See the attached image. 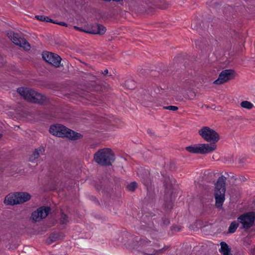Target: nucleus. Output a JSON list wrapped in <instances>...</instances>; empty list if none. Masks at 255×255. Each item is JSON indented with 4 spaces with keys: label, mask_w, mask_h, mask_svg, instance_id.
Masks as SVG:
<instances>
[{
    "label": "nucleus",
    "mask_w": 255,
    "mask_h": 255,
    "mask_svg": "<svg viewBox=\"0 0 255 255\" xmlns=\"http://www.w3.org/2000/svg\"><path fill=\"white\" fill-rule=\"evenodd\" d=\"M17 92L28 102L39 105H46L49 102L48 98L32 89L27 87H19Z\"/></svg>",
    "instance_id": "f257e3e1"
},
{
    "label": "nucleus",
    "mask_w": 255,
    "mask_h": 255,
    "mask_svg": "<svg viewBox=\"0 0 255 255\" xmlns=\"http://www.w3.org/2000/svg\"><path fill=\"white\" fill-rule=\"evenodd\" d=\"M49 131L50 133L60 137H67L75 140L80 139L82 135L61 124H55L50 127Z\"/></svg>",
    "instance_id": "f03ea898"
},
{
    "label": "nucleus",
    "mask_w": 255,
    "mask_h": 255,
    "mask_svg": "<svg viewBox=\"0 0 255 255\" xmlns=\"http://www.w3.org/2000/svg\"><path fill=\"white\" fill-rule=\"evenodd\" d=\"M94 159L99 165L103 166H110L114 161V154L110 148L100 149L94 154Z\"/></svg>",
    "instance_id": "7ed1b4c3"
},
{
    "label": "nucleus",
    "mask_w": 255,
    "mask_h": 255,
    "mask_svg": "<svg viewBox=\"0 0 255 255\" xmlns=\"http://www.w3.org/2000/svg\"><path fill=\"white\" fill-rule=\"evenodd\" d=\"M226 180V177L222 175L219 177L216 183L215 184L214 195L216 200V206L218 208L222 207L225 200Z\"/></svg>",
    "instance_id": "20e7f679"
},
{
    "label": "nucleus",
    "mask_w": 255,
    "mask_h": 255,
    "mask_svg": "<svg viewBox=\"0 0 255 255\" xmlns=\"http://www.w3.org/2000/svg\"><path fill=\"white\" fill-rule=\"evenodd\" d=\"M155 86V84L149 83L145 84L140 90V100L145 106H148V103L154 101L155 95H153L152 89Z\"/></svg>",
    "instance_id": "39448f33"
},
{
    "label": "nucleus",
    "mask_w": 255,
    "mask_h": 255,
    "mask_svg": "<svg viewBox=\"0 0 255 255\" xmlns=\"http://www.w3.org/2000/svg\"><path fill=\"white\" fill-rule=\"evenodd\" d=\"M217 148V145L214 144L203 143L198 145L189 146L185 149L190 153L206 154L212 152Z\"/></svg>",
    "instance_id": "423d86ee"
},
{
    "label": "nucleus",
    "mask_w": 255,
    "mask_h": 255,
    "mask_svg": "<svg viewBox=\"0 0 255 255\" xmlns=\"http://www.w3.org/2000/svg\"><path fill=\"white\" fill-rule=\"evenodd\" d=\"M198 133L204 140L211 142L210 144H216L220 138L219 133L208 127H203L199 130Z\"/></svg>",
    "instance_id": "0eeeda50"
},
{
    "label": "nucleus",
    "mask_w": 255,
    "mask_h": 255,
    "mask_svg": "<svg viewBox=\"0 0 255 255\" xmlns=\"http://www.w3.org/2000/svg\"><path fill=\"white\" fill-rule=\"evenodd\" d=\"M255 221V213L253 211L247 212L241 215L238 218V222L242 225L241 229H244L247 232L252 227Z\"/></svg>",
    "instance_id": "6e6552de"
},
{
    "label": "nucleus",
    "mask_w": 255,
    "mask_h": 255,
    "mask_svg": "<svg viewBox=\"0 0 255 255\" xmlns=\"http://www.w3.org/2000/svg\"><path fill=\"white\" fill-rule=\"evenodd\" d=\"M236 72L233 69H226L223 70L219 74L218 78L214 81L213 84L222 85L234 79Z\"/></svg>",
    "instance_id": "1a4fd4ad"
},
{
    "label": "nucleus",
    "mask_w": 255,
    "mask_h": 255,
    "mask_svg": "<svg viewBox=\"0 0 255 255\" xmlns=\"http://www.w3.org/2000/svg\"><path fill=\"white\" fill-rule=\"evenodd\" d=\"M51 211L50 207L43 206L39 207L31 214V218L34 222H39L45 219Z\"/></svg>",
    "instance_id": "9d476101"
},
{
    "label": "nucleus",
    "mask_w": 255,
    "mask_h": 255,
    "mask_svg": "<svg viewBox=\"0 0 255 255\" xmlns=\"http://www.w3.org/2000/svg\"><path fill=\"white\" fill-rule=\"evenodd\" d=\"M137 174L141 182L146 187L147 191L149 192L151 184V179L149 171L145 169H141L139 170Z\"/></svg>",
    "instance_id": "9b49d317"
},
{
    "label": "nucleus",
    "mask_w": 255,
    "mask_h": 255,
    "mask_svg": "<svg viewBox=\"0 0 255 255\" xmlns=\"http://www.w3.org/2000/svg\"><path fill=\"white\" fill-rule=\"evenodd\" d=\"M11 40L14 44L23 47L26 50L30 49V46L29 43L24 38L19 37L17 33H13Z\"/></svg>",
    "instance_id": "f8f14e48"
},
{
    "label": "nucleus",
    "mask_w": 255,
    "mask_h": 255,
    "mask_svg": "<svg viewBox=\"0 0 255 255\" xmlns=\"http://www.w3.org/2000/svg\"><path fill=\"white\" fill-rule=\"evenodd\" d=\"M15 196L17 204L25 203L29 201L31 198V195L27 192H15Z\"/></svg>",
    "instance_id": "ddd939ff"
},
{
    "label": "nucleus",
    "mask_w": 255,
    "mask_h": 255,
    "mask_svg": "<svg viewBox=\"0 0 255 255\" xmlns=\"http://www.w3.org/2000/svg\"><path fill=\"white\" fill-rule=\"evenodd\" d=\"M202 21H201L199 19L196 18L194 19L191 23V27L193 29L196 30L197 31H199L200 35H202V32L201 31H206L207 29V27L204 25V24L202 23Z\"/></svg>",
    "instance_id": "4468645a"
},
{
    "label": "nucleus",
    "mask_w": 255,
    "mask_h": 255,
    "mask_svg": "<svg viewBox=\"0 0 255 255\" xmlns=\"http://www.w3.org/2000/svg\"><path fill=\"white\" fill-rule=\"evenodd\" d=\"M65 235L62 232H54L50 234L49 240L47 241V243L48 244H51L56 241L63 239Z\"/></svg>",
    "instance_id": "2eb2a0df"
},
{
    "label": "nucleus",
    "mask_w": 255,
    "mask_h": 255,
    "mask_svg": "<svg viewBox=\"0 0 255 255\" xmlns=\"http://www.w3.org/2000/svg\"><path fill=\"white\" fill-rule=\"evenodd\" d=\"M45 148L43 146H40L38 148L35 149L32 154L29 157V160L30 162H33L35 159L38 158L40 154H44Z\"/></svg>",
    "instance_id": "dca6fc26"
},
{
    "label": "nucleus",
    "mask_w": 255,
    "mask_h": 255,
    "mask_svg": "<svg viewBox=\"0 0 255 255\" xmlns=\"http://www.w3.org/2000/svg\"><path fill=\"white\" fill-rule=\"evenodd\" d=\"M51 58V60L50 62H49V64L56 68L59 67L61 65L60 63L62 59L58 54L52 53Z\"/></svg>",
    "instance_id": "f3484780"
},
{
    "label": "nucleus",
    "mask_w": 255,
    "mask_h": 255,
    "mask_svg": "<svg viewBox=\"0 0 255 255\" xmlns=\"http://www.w3.org/2000/svg\"><path fill=\"white\" fill-rule=\"evenodd\" d=\"M4 203L7 205H17L15 193L13 194H9L4 198Z\"/></svg>",
    "instance_id": "a211bd4d"
},
{
    "label": "nucleus",
    "mask_w": 255,
    "mask_h": 255,
    "mask_svg": "<svg viewBox=\"0 0 255 255\" xmlns=\"http://www.w3.org/2000/svg\"><path fill=\"white\" fill-rule=\"evenodd\" d=\"M163 177V186L165 189L171 188L175 184L176 180L174 178H171L169 176H164Z\"/></svg>",
    "instance_id": "6ab92c4d"
},
{
    "label": "nucleus",
    "mask_w": 255,
    "mask_h": 255,
    "mask_svg": "<svg viewBox=\"0 0 255 255\" xmlns=\"http://www.w3.org/2000/svg\"><path fill=\"white\" fill-rule=\"evenodd\" d=\"M220 245L221 248L219 251L223 255H232L231 252V249L226 242H222Z\"/></svg>",
    "instance_id": "aec40b11"
},
{
    "label": "nucleus",
    "mask_w": 255,
    "mask_h": 255,
    "mask_svg": "<svg viewBox=\"0 0 255 255\" xmlns=\"http://www.w3.org/2000/svg\"><path fill=\"white\" fill-rule=\"evenodd\" d=\"M164 209L166 212L171 211L173 208V202L171 199V196H170L169 197L164 196Z\"/></svg>",
    "instance_id": "412c9836"
},
{
    "label": "nucleus",
    "mask_w": 255,
    "mask_h": 255,
    "mask_svg": "<svg viewBox=\"0 0 255 255\" xmlns=\"http://www.w3.org/2000/svg\"><path fill=\"white\" fill-rule=\"evenodd\" d=\"M169 248V246H165L163 248L158 250H156L153 249H151L148 252H144V254L146 255H159L162 252H165L166 250Z\"/></svg>",
    "instance_id": "4be33fe9"
},
{
    "label": "nucleus",
    "mask_w": 255,
    "mask_h": 255,
    "mask_svg": "<svg viewBox=\"0 0 255 255\" xmlns=\"http://www.w3.org/2000/svg\"><path fill=\"white\" fill-rule=\"evenodd\" d=\"M97 23H93L87 27L84 32L87 33L96 34Z\"/></svg>",
    "instance_id": "5701e85b"
},
{
    "label": "nucleus",
    "mask_w": 255,
    "mask_h": 255,
    "mask_svg": "<svg viewBox=\"0 0 255 255\" xmlns=\"http://www.w3.org/2000/svg\"><path fill=\"white\" fill-rule=\"evenodd\" d=\"M125 87L129 90H133L136 87L135 82L132 79H128L125 83Z\"/></svg>",
    "instance_id": "b1692460"
},
{
    "label": "nucleus",
    "mask_w": 255,
    "mask_h": 255,
    "mask_svg": "<svg viewBox=\"0 0 255 255\" xmlns=\"http://www.w3.org/2000/svg\"><path fill=\"white\" fill-rule=\"evenodd\" d=\"M68 222V216L61 210L60 212V224L62 225H67Z\"/></svg>",
    "instance_id": "393cba45"
},
{
    "label": "nucleus",
    "mask_w": 255,
    "mask_h": 255,
    "mask_svg": "<svg viewBox=\"0 0 255 255\" xmlns=\"http://www.w3.org/2000/svg\"><path fill=\"white\" fill-rule=\"evenodd\" d=\"M148 6H149L147 3L146 2V1H142L138 5L137 9L139 12L141 13H143L146 11L147 8H148Z\"/></svg>",
    "instance_id": "a878e982"
},
{
    "label": "nucleus",
    "mask_w": 255,
    "mask_h": 255,
    "mask_svg": "<svg viewBox=\"0 0 255 255\" xmlns=\"http://www.w3.org/2000/svg\"><path fill=\"white\" fill-rule=\"evenodd\" d=\"M239 225V223L236 221L232 222L228 228V233L231 234L234 233L236 231Z\"/></svg>",
    "instance_id": "bb28decb"
},
{
    "label": "nucleus",
    "mask_w": 255,
    "mask_h": 255,
    "mask_svg": "<svg viewBox=\"0 0 255 255\" xmlns=\"http://www.w3.org/2000/svg\"><path fill=\"white\" fill-rule=\"evenodd\" d=\"M96 34L103 35L106 31V28L103 25L97 23Z\"/></svg>",
    "instance_id": "cd10ccee"
},
{
    "label": "nucleus",
    "mask_w": 255,
    "mask_h": 255,
    "mask_svg": "<svg viewBox=\"0 0 255 255\" xmlns=\"http://www.w3.org/2000/svg\"><path fill=\"white\" fill-rule=\"evenodd\" d=\"M52 54V52L44 51L42 54V58L44 61L49 63V62H50L51 60Z\"/></svg>",
    "instance_id": "c85d7f7f"
},
{
    "label": "nucleus",
    "mask_w": 255,
    "mask_h": 255,
    "mask_svg": "<svg viewBox=\"0 0 255 255\" xmlns=\"http://www.w3.org/2000/svg\"><path fill=\"white\" fill-rule=\"evenodd\" d=\"M193 80H192L190 78H189L188 79H184L183 78L181 80V82L183 84V86L184 87V89H188L190 87V86L191 85L192 83Z\"/></svg>",
    "instance_id": "c756f323"
},
{
    "label": "nucleus",
    "mask_w": 255,
    "mask_h": 255,
    "mask_svg": "<svg viewBox=\"0 0 255 255\" xmlns=\"http://www.w3.org/2000/svg\"><path fill=\"white\" fill-rule=\"evenodd\" d=\"M241 106L242 108L248 110L252 109L254 107L253 104L252 103L247 101H244L242 102L241 103Z\"/></svg>",
    "instance_id": "7c9ffc66"
},
{
    "label": "nucleus",
    "mask_w": 255,
    "mask_h": 255,
    "mask_svg": "<svg viewBox=\"0 0 255 255\" xmlns=\"http://www.w3.org/2000/svg\"><path fill=\"white\" fill-rule=\"evenodd\" d=\"M137 187V183L135 181H133V182H130L129 184H128L127 186V188L128 191L133 192L135 191V190L136 189Z\"/></svg>",
    "instance_id": "2f4dec72"
},
{
    "label": "nucleus",
    "mask_w": 255,
    "mask_h": 255,
    "mask_svg": "<svg viewBox=\"0 0 255 255\" xmlns=\"http://www.w3.org/2000/svg\"><path fill=\"white\" fill-rule=\"evenodd\" d=\"M137 239V237H136L135 241L138 242L139 245L141 246H145L150 243V241L147 239H140L139 241Z\"/></svg>",
    "instance_id": "473e14b6"
},
{
    "label": "nucleus",
    "mask_w": 255,
    "mask_h": 255,
    "mask_svg": "<svg viewBox=\"0 0 255 255\" xmlns=\"http://www.w3.org/2000/svg\"><path fill=\"white\" fill-rule=\"evenodd\" d=\"M95 187L97 191H100V190H102L104 192H108V189H106L105 187H104L103 184L101 182L99 183H97L95 185Z\"/></svg>",
    "instance_id": "72a5a7b5"
},
{
    "label": "nucleus",
    "mask_w": 255,
    "mask_h": 255,
    "mask_svg": "<svg viewBox=\"0 0 255 255\" xmlns=\"http://www.w3.org/2000/svg\"><path fill=\"white\" fill-rule=\"evenodd\" d=\"M161 220H162V222L160 224V226L162 227H167L170 223L169 219L166 218L165 217H162Z\"/></svg>",
    "instance_id": "f704fd0d"
},
{
    "label": "nucleus",
    "mask_w": 255,
    "mask_h": 255,
    "mask_svg": "<svg viewBox=\"0 0 255 255\" xmlns=\"http://www.w3.org/2000/svg\"><path fill=\"white\" fill-rule=\"evenodd\" d=\"M152 90H154V92L155 94H159L160 95H162V93L164 92V89L161 88V87L159 88L155 85V86L152 89Z\"/></svg>",
    "instance_id": "c9c22d12"
},
{
    "label": "nucleus",
    "mask_w": 255,
    "mask_h": 255,
    "mask_svg": "<svg viewBox=\"0 0 255 255\" xmlns=\"http://www.w3.org/2000/svg\"><path fill=\"white\" fill-rule=\"evenodd\" d=\"M163 109L165 110H171L173 111H177L178 108L175 106H169L166 107H163Z\"/></svg>",
    "instance_id": "e433bc0d"
},
{
    "label": "nucleus",
    "mask_w": 255,
    "mask_h": 255,
    "mask_svg": "<svg viewBox=\"0 0 255 255\" xmlns=\"http://www.w3.org/2000/svg\"><path fill=\"white\" fill-rule=\"evenodd\" d=\"M46 16H45V15H36L35 16V17L36 19H37L41 21H46Z\"/></svg>",
    "instance_id": "4c0bfd02"
},
{
    "label": "nucleus",
    "mask_w": 255,
    "mask_h": 255,
    "mask_svg": "<svg viewBox=\"0 0 255 255\" xmlns=\"http://www.w3.org/2000/svg\"><path fill=\"white\" fill-rule=\"evenodd\" d=\"M176 168L175 164L174 162H170L169 164V169L170 170H174Z\"/></svg>",
    "instance_id": "58836bf2"
},
{
    "label": "nucleus",
    "mask_w": 255,
    "mask_h": 255,
    "mask_svg": "<svg viewBox=\"0 0 255 255\" xmlns=\"http://www.w3.org/2000/svg\"><path fill=\"white\" fill-rule=\"evenodd\" d=\"M46 22H51V23H55V22L57 21V20H54L52 19L51 18H49L48 16H46Z\"/></svg>",
    "instance_id": "ea45409f"
},
{
    "label": "nucleus",
    "mask_w": 255,
    "mask_h": 255,
    "mask_svg": "<svg viewBox=\"0 0 255 255\" xmlns=\"http://www.w3.org/2000/svg\"><path fill=\"white\" fill-rule=\"evenodd\" d=\"M55 24H57L58 25H61V26H65V27H67L68 26V24L65 23V22H63V21H60V22H55Z\"/></svg>",
    "instance_id": "a19ab883"
},
{
    "label": "nucleus",
    "mask_w": 255,
    "mask_h": 255,
    "mask_svg": "<svg viewBox=\"0 0 255 255\" xmlns=\"http://www.w3.org/2000/svg\"><path fill=\"white\" fill-rule=\"evenodd\" d=\"M195 42L197 47H198L199 48H202V46L200 43V41H199V40H195Z\"/></svg>",
    "instance_id": "79ce46f5"
},
{
    "label": "nucleus",
    "mask_w": 255,
    "mask_h": 255,
    "mask_svg": "<svg viewBox=\"0 0 255 255\" xmlns=\"http://www.w3.org/2000/svg\"><path fill=\"white\" fill-rule=\"evenodd\" d=\"M171 231H179L180 230V229L176 227V226H172L171 227Z\"/></svg>",
    "instance_id": "37998d69"
},
{
    "label": "nucleus",
    "mask_w": 255,
    "mask_h": 255,
    "mask_svg": "<svg viewBox=\"0 0 255 255\" xmlns=\"http://www.w3.org/2000/svg\"><path fill=\"white\" fill-rule=\"evenodd\" d=\"M246 160V158L245 157H243L242 158L239 159V163L243 165L245 163Z\"/></svg>",
    "instance_id": "c03bdc74"
},
{
    "label": "nucleus",
    "mask_w": 255,
    "mask_h": 255,
    "mask_svg": "<svg viewBox=\"0 0 255 255\" xmlns=\"http://www.w3.org/2000/svg\"><path fill=\"white\" fill-rule=\"evenodd\" d=\"M90 199H91V200L94 201L95 203H99L98 200L96 197L92 196L90 197Z\"/></svg>",
    "instance_id": "a18cd8bd"
},
{
    "label": "nucleus",
    "mask_w": 255,
    "mask_h": 255,
    "mask_svg": "<svg viewBox=\"0 0 255 255\" xmlns=\"http://www.w3.org/2000/svg\"><path fill=\"white\" fill-rule=\"evenodd\" d=\"M154 2L155 3L160 2L161 3L164 4L165 3V0H153Z\"/></svg>",
    "instance_id": "49530a36"
},
{
    "label": "nucleus",
    "mask_w": 255,
    "mask_h": 255,
    "mask_svg": "<svg viewBox=\"0 0 255 255\" xmlns=\"http://www.w3.org/2000/svg\"><path fill=\"white\" fill-rule=\"evenodd\" d=\"M147 133L148 134H149L150 136H154V133L152 132V130L148 129L147 130Z\"/></svg>",
    "instance_id": "de8ad7c7"
},
{
    "label": "nucleus",
    "mask_w": 255,
    "mask_h": 255,
    "mask_svg": "<svg viewBox=\"0 0 255 255\" xmlns=\"http://www.w3.org/2000/svg\"><path fill=\"white\" fill-rule=\"evenodd\" d=\"M74 28L77 30H78L79 31H84V30L85 29H83L82 28H80V27H79L77 26H74Z\"/></svg>",
    "instance_id": "09e8293b"
},
{
    "label": "nucleus",
    "mask_w": 255,
    "mask_h": 255,
    "mask_svg": "<svg viewBox=\"0 0 255 255\" xmlns=\"http://www.w3.org/2000/svg\"><path fill=\"white\" fill-rule=\"evenodd\" d=\"M101 73H102L104 75H107L108 73V70L106 69L104 71V72L102 71Z\"/></svg>",
    "instance_id": "8fccbe9b"
},
{
    "label": "nucleus",
    "mask_w": 255,
    "mask_h": 255,
    "mask_svg": "<svg viewBox=\"0 0 255 255\" xmlns=\"http://www.w3.org/2000/svg\"><path fill=\"white\" fill-rule=\"evenodd\" d=\"M240 180L241 181L245 182L247 180V178L244 176H242V177H240Z\"/></svg>",
    "instance_id": "3c124183"
},
{
    "label": "nucleus",
    "mask_w": 255,
    "mask_h": 255,
    "mask_svg": "<svg viewBox=\"0 0 255 255\" xmlns=\"http://www.w3.org/2000/svg\"><path fill=\"white\" fill-rule=\"evenodd\" d=\"M28 1V0H21V2H23L24 4H27Z\"/></svg>",
    "instance_id": "603ef678"
},
{
    "label": "nucleus",
    "mask_w": 255,
    "mask_h": 255,
    "mask_svg": "<svg viewBox=\"0 0 255 255\" xmlns=\"http://www.w3.org/2000/svg\"><path fill=\"white\" fill-rule=\"evenodd\" d=\"M158 7L160 8H162V9H164L166 7V5H163V6H158Z\"/></svg>",
    "instance_id": "864d4df0"
},
{
    "label": "nucleus",
    "mask_w": 255,
    "mask_h": 255,
    "mask_svg": "<svg viewBox=\"0 0 255 255\" xmlns=\"http://www.w3.org/2000/svg\"><path fill=\"white\" fill-rule=\"evenodd\" d=\"M153 197V195L152 193H151V198H152Z\"/></svg>",
    "instance_id": "5fc2aeb1"
},
{
    "label": "nucleus",
    "mask_w": 255,
    "mask_h": 255,
    "mask_svg": "<svg viewBox=\"0 0 255 255\" xmlns=\"http://www.w3.org/2000/svg\"><path fill=\"white\" fill-rule=\"evenodd\" d=\"M2 136V134H0V138H1Z\"/></svg>",
    "instance_id": "6e6d98bb"
},
{
    "label": "nucleus",
    "mask_w": 255,
    "mask_h": 255,
    "mask_svg": "<svg viewBox=\"0 0 255 255\" xmlns=\"http://www.w3.org/2000/svg\"><path fill=\"white\" fill-rule=\"evenodd\" d=\"M83 63H84V64H85L86 66H88V64H86V63H84V62H83Z\"/></svg>",
    "instance_id": "4d7b16f0"
},
{
    "label": "nucleus",
    "mask_w": 255,
    "mask_h": 255,
    "mask_svg": "<svg viewBox=\"0 0 255 255\" xmlns=\"http://www.w3.org/2000/svg\"><path fill=\"white\" fill-rule=\"evenodd\" d=\"M127 0H125V1H126Z\"/></svg>",
    "instance_id": "13d9d810"
}]
</instances>
